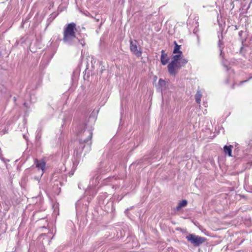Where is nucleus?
Masks as SVG:
<instances>
[{"mask_svg":"<svg viewBox=\"0 0 252 252\" xmlns=\"http://www.w3.org/2000/svg\"><path fill=\"white\" fill-rule=\"evenodd\" d=\"M85 127V124H81L77 126L76 129V134L79 137L77 142L78 145H76L74 150V154L76 157L81 155L85 146L90 147L91 144L93 132L90 129H86Z\"/></svg>","mask_w":252,"mask_h":252,"instance_id":"1","label":"nucleus"},{"mask_svg":"<svg viewBox=\"0 0 252 252\" xmlns=\"http://www.w3.org/2000/svg\"><path fill=\"white\" fill-rule=\"evenodd\" d=\"M76 24L73 22L65 26L63 32V41L68 45L76 46L79 48V45L83 47L85 45V42L83 39H79L76 36Z\"/></svg>","mask_w":252,"mask_h":252,"instance_id":"2","label":"nucleus"},{"mask_svg":"<svg viewBox=\"0 0 252 252\" xmlns=\"http://www.w3.org/2000/svg\"><path fill=\"white\" fill-rule=\"evenodd\" d=\"M99 174V173L97 171V173L94 175L91 181L90 185L85 191L86 195L94 196L97 193L98 189H96V187L98 185L99 180L101 179Z\"/></svg>","mask_w":252,"mask_h":252,"instance_id":"3","label":"nucleus"},{"mask_svg":"<svg viewBox=\"0 0 252 252\" xmlns=\"http://www.w3.org/2000/svg\"><path fill=\"white\" fill-rule=\"evenodd\" d=\"M188 62L187 60H182L179 62H171L168 65V70L170 74L175 76L181 67L184 66Z\"/></svg>","mask_w":252,"mask_h":252,"instance_id":"4","label":"nucleus"},{"mask_svg":"<svg viewBox=\"0 0 252 252\" xmlns=\"http://www.w3.org/2000/svg\"><path fill=\"white\" fill-rule=\"evenodd\" d=\"M186 239L193 246L195 247H199L206 241L205 238L196 235L194 234H189L186 236Z\"/></svg>","mask_w":252,"mask_h":252,"instance_id":"5","label":"nucleus"},{"mask_svg":"<svg viewBox=\"0 0 252 252\" xmlns=\"http://www.w3.org/2000/svg\"><path fill=\"white\" fill-rule=\"evenodd\" d=\"M138 43L136 40H130V51L137 57H140L142 55V51L138 49Z\"/></svg>","mask_w":252,"mask_h":252,"instance_id":"6","label":"nucleus"},{"mask_svg":"<svg viewBox=\"0 0 252 252\" xmlns=\"http://www.w3.org/2000/svg\"><path fill=\"white\" fill-rule=\"evenodd\" d=\"M34 164L35 167L38 168V170H40V176H41L45 171L46 162L43 159L38 160L35 159L34 161Z\"/></svg>","mask_w":252,"mask_h":252,"instance_id":"7","label":"nucleus"},{"mask_svg":"<svg viewBox=\"0 0 252 252\" xmlns=\"http://www.w3.org/2000/svg\"><path fill=\"white\" fill-rule=\"evenodd\" d=\"M160 61L163 65L166 64L169 61V58L164 50L161 51Z\"/></svg>","mask_w":252,"mask_h":252,"instance_id":"8","label":"nucleus"},{"mask_svg":"<svg viewBox=\"0 0 252 252\" xmlns=\"http://www.w3.org/2000/svg\"><path fill=\"white\" fill-rule=\"evenodd\" d=\"M187 203L188 202L186 200H183L180 201L178 206L176 207V210H180L182 207L186 206L187 205Z\"/></svg>","mask_w":252,"mask_h":252,"instance_id":"9","label":"nucleus"},{"mask_svg":"<svg viewBox=\"0 0 252 252\" xmlns=\"http://www.w3.org/2000/svg\"><path fill=\"white\" fill-rule=\"evenodd\" d=\"M232 146H225L223 148L224 152L225 154H227L228 156L231 157V152H232Z\"/></svg>","mask_w":252,"mask_h":252,"instance_id":"10","label":"nucleus"},{"mask_svg":"<svg viewBox=\"0 0 252 252\" xmlns=\"http://www.w3.org/2000/svg\"><path fill=\"white\" fill-rule=\"evenodd\" d=\"M202 95V93L200 91L198 90L195 95V98L196 102L198 104L200 103Z\"/></svg>","mask_w":252,"mask_h":252,"instance_id":"11","label":"nucleus"},{"mask_svg":"<svg viewBox=\"0 0 252 252\" xmlns=\"http://www.w3.org/2000/svg\"><path fill=\"white\" fill-rule=\"evenodd\" d=\"M174 43L175 44V47L173 50V53L182 54V52L180 50L181 48V46L178 45L176 41H174Z\"/></svg>","mask_w":252,"mask_h":252,"instance_id":"12","label":"nucleus"},{"mask_svg":"<svg viewBox=\"0 0 252 252\" xmlns=\"http://www.w3.org/2000/svg\"><path fill=\"white\" fill-rule=\"evenodd\" d=\"M182 55V54H177V55H174L171 62H179L180 60H186L185 59L181 58Z\"/></svg>","mask_w":252,"mask_h":252,"instance_id":"13","label":"nucleus"},{"mask_svg":"<svg viewBox=\"0 0 252 252\" xmlns=\"http://www.w3.org/2000/svg\"><path fill=\"white\" fill-rule=\"evenodd\" d=\"M248 185L250 191L252 192V176L250 180L248 181Z\"/></svg>","mask_w":252,"mask_h":252,"instance_id":"14","label":"nucleus"},{"mask_svg":"<svg viewBox=\"0 0 252 252\" xmlns=\"http://www.w3.org/2000/svg\"><path fill=\"white\" fill-rule=\"evenodd\" d=\"M221 42L220 41V40H219V48H220V56H222V48L221 47Z\"/></svg>","mask_w":252,"mask_h":252,"instance_id":"15","label":"nucleus"},{"mask_svg":"<svg viewBox=\"0 0 252 252\" xmlns=\"http://www.w3.org/2000/svg\"><path fill=\"white\" fill-rule=\"evenodd\" d=\"M252 79V76H250L248 79H247V80H245V81H243L241 82V83L242 84V83H244V82H248L249 80H250V79Z\"/></svg>","mask_w":252,"mask_h":252,"instance_id":"16","label":"nucleus"},{"mask_svg":"<svg viewBox=\"0 0 252 252\" xmlns=\"http://www.w3.org/2000/svg\"><path fill=\"white\" fill-rule=\"evenodd\" d=\"M161 82H164V81H163L162 80L160 79L159 80V83H160Z\"/></svg>","mask_w":252,"mask_h":252,"instance_id":"17","label":"nucleus"},{"mask_svg":"<svg viewBox=\"0 0 252 252\" xmlns=\"http://www.w3.org/2000/svg\"><path fill=\"white\" fill-rule=\"evenodd\" d=\"M14 100H16V99H15V97H14Z\"/></svg>","mask_w":252,"mask_h":252,"instance_id":"18","label":"nucleus"}]
</instances>
